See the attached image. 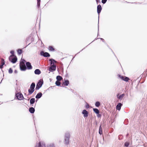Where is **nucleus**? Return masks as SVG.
I'll use <instances>...</instances> for the list:
<instances>
[{
  "label": "nucleus",
  "instance_id": "obj_25",
  "mask_svg": "<svg viewBox=\"0 0 147 147\" xmlns=\"http://www.w3.org/2000/svg\"><path fill=\"white\" fill-rule=\"evenodd\" d=\"M95 105L96 107H98L100 105V103L99 102L97 101L95 103Z\"/></svg>",
  "mask_w": 147,
  "mask_h": 147
},
{
  "label": "nucleus",
  "instance_id": "obj_1",
  "mask_svg": "<svg viewBox=\"0 0 147 147\" xmlns=\"http://www.w3.org/2000/svg\"><path fill=\"white\" fill-rule=\"evenodd\" d=\"M49 60L51 61V67H48L49 70L50 71H55L56 68V66L55 63L57 62L55 60L53 59H50Z\"/></svg>",
  "mask_w": 147,
  "mask_h": 147
},
{
  "label": "nucleus",
  "instance_id": "obj_33",
  "mask_svg": "<svg viewBox=\"0 0 147 147\" xmlns=\"http://www.w3.org/2000/svg\"><path fill=\"white\" fill-rule=\"evenodd\" d=\"M107 0H102V2L103 4H105L106 3V1H107Z\"/></svg>",
  "mask_w": 147,
  "mask_h": 147
},
{
  "label": "nucleus",
  "instance_id": "obj_17",
  "mask_svg": "<svg viewBox=\"0 0 147 147\" xmlns=\"http://www.w3.org/2000/svg\"><path fill=\"white\" fill-rule=\"evenodd\" d=\"M34 73L35 74H40L41 71L39 69H37L35 70Z\"/></svg>",
  "mask_w": 147,
  "mask_h": 147
},
{
  "label": "nucleus",
  "instance_id": "obj_4",
  "mask_svg": "<svg viewBox=\"0 0 147 147\" xmlns=\"http://www.w3.org/2000/svg\"><path fill=\"white\" fill-rule=\"evenodd\" d=\"M69 133H67L65 135V144L66 145H68L69 143Z\"/></svg>",
  "mask_w": 147,
  "mask_h": 147
},
{
  "label": "nucleus",
  "instance_id": "obj_6",
  "mask_svg": "<svg viewBox=\"0 0 147 147\" xmlns=\"http://www.w3.org/2000/svg\"><path fill=\"white\" fill-rule=\"evenodd\" d=\"M17 98L20 100H22L24 97L22 94L20 92H18L16 94Z\"/></svg>",
  "mask_w": 147,
  "mask_h": 147
},
{
  "label": "nucleus",
  "instance_id": "obj_35",
  "mask_svg": "<svg viewBox=\"0 0 147 147\" xmlns=\"http://www.w3.org/2000/svg\"><path fill=\"white\" fill-rule=\"evenodd\" d=\"M96 1L97 3V4H98V3H100V0H96Z\"/></svg>",
  "mask_w": 147,
  "mask_h": 147
},
{
  "label": "nucleus",
  "instance_id": "obj_8",
  "mask_svg": "<svg viewBox=\"0 0 147 147\" xmlns=\"http://www.w3.org/2000/svg\"><path fill=\"white\" fill-rule=\"evenodd\" d=\"M40 55L45 57H49L50 56V55L47 52L44 53L43 51L41 52Z\"/></svg>",
  "mask_w": 147,
  "mask_h": 147
},
{
  "label": "nucleus",
  "instance_id": "obj_2",
  "mask_svg": "<svg viewBox=\"0 0 147 147\" xmlns=\"http://www.w3.org/2000/svg\"><path fill=\"white\" fill-rule=\"evenodd\" d=\"M17 60V58L16 56L10 55L9 57V61L13 63H15Z\"/></svg>",
  "mask_w": 147,
  "mask_h": 147
},
{
  "label": "nucleus",
  "instance_id": "obj_39",
  "mask_svg": "<svg viewBox=\"0 0 147 147\" xmlns=\"http://www.w3.org/2000/svg\"><path fill=\"white\" fill-rule=\"evenodd\" d=\"M1 95V94H0V95Z\"/></svg>",
  "mask_w": 147,
  "mask_h": 147
},
{
  "label": "nucleus",
  "instance_id": "obj_7",
  "mask_svg": "<svg viewBox=\"0 0 147 147\" xmlns=\"http://www.w3.org/2000/svg\"><path fill=\"white\" fill-rule=\"evenodd\" d=\"M42 82L40 80L36 85V90L39 89V88L42 86Z\"/></svg>",
  "mask_w": 147,
  "mask_h": 147
},
{
  "label": "nucleus",
  "instance_id": "obj_37",
  "mask_svg": "<svg viewBox=\"0 0 147 147\" xmlns=\"http://www.w3.org/2000/svg\"><path fill=\"white\" fill-rule=\"evenodd\" d=\"M22 60V61H24V62H26V61L25 60H24V59H23Z\"/></svg>",
  "mask_w": 147,
  "mask_h": 147
},
{
  "label": "nucleus",
  "instance_id": "obj_22",
  "mask_svg": "<svg viewBox=\"0 0 147 147\" xmlns=\"http://www.w3.org/2000/svg\"><path fill=\"white\" fill-rule=\"evenodd\" d=\"M93 110L94 112L96 114H98L99 113V111L96 108H93Z\"/></svg>",
  "mask_w": 147,
  "mask_h": 147
},
{
  "label": "nucleus",
  "instance_id": "obj_5",
  "mask_svg": "<svg viewBox=\"0 0 147 147\" xmlns=\"http://www.w3.org/2000/svg\"><path fill=\"white\" fill-rule=\"evenodd\" d=\"M118 76L121 79L123 80L125 82H127L129 80V79L125 76H123L119 74L118 75Z\"/></svg>",
  "mask_w": 147,
  "mask_h": 147
},
{
  "label": "nucleus",
  "instance_id": "obj_23",
  "mask_svg": "<svg viewBox=\"0 0 147 147\" xmlns=\"http://www.w3.org/2000/svg\"><path fill=\"white\" fill-rule=\"evenodd\" d=\"M56 79L57 80L59 81L62 80L63 79L62 78L61 76H57L56 77Z\"/></svg>",
  "mask_w": 147,
  "mask_h": 147
},
{
  "label": "nucleus",
  "instance_id": "obj_10",
  "mask_svg": "<svg viewBox=\"0 0 147 147\" xmlns=\"http://www.w3.org/2000/svg\"><path fill=\"white\" fill-rule=\"evenodd\" d=\"M64 81L63 82L62 86H68L69 84V81L67 80H65V79H64Z\"/></svg>",
  "mask_w": 147,
  "mask_h": 147
},
{
  "label": "nucleus",
  "instance_id": "obj_32",
  "mask_svg": "<svg viewBox=\"0 0 147 147\" xmlns=\"http://www.w3.org/2000/svg\"><path fill=\"white\" fill-rule=\"evenodd\" d=\"M10 53L11 54V55H13V56H15L14 54V51H10Z\"/></svg>",
  "mask_w": 147,
  "mask_h": 147
},
{
  "label": "nucleus",
  "instance_id": "obj_29",
  "mask_svg": "<svg viewBox=\"0 0 147 147\" xmlns=\"http://www.w3.org/2000/svg\"><path fill=\"white\" fill-rule=\"evenodd\" d=\"M37 5L39 7L40 5V0H37Z\"/></svg>",
  "mask_w": 147,
  "mask_h": 147
},
{
  "label": "nucleus",
  "instance_id": "obj_14",
  "mask_svg": "<svg viewBox=\"0 0 147 147\" xmlns=\"http://www.w3.org/2000/svg\"><path fill=\"white\" fill-rule=\"evenodd\" d=\"M5 64V61L3 59H1V64L0 66V68H3V65Z\"/></svg>",
  "mask_w": 147,
  "mask_h": 147
},
{
  "label": "nucleus",
  "instance_id": "obj_13",
  "mask_svg": "<svg viewBox=\"0 0 147 147\" xmlns=\"http://www.w3.org/2000/svg\"><path fill=\"white\" fill-rule=\"evenodd\" d=\"M122 104L121 103H119L116 107V109L117 110H119L121 109V107L122 106Z\"/></svg>",
  "mask_w": 147,
  "mask_h": 147
},
{
  "label": "nucleus",
  "instance_id": "obj_36",
  "mask_svg": "<svg viewBox=\"0 0 147 147\" xmlns=\"http://www.w3.org/2000/svg\"><path fill=\"white\" fill-rule=\"evenodd\" d=\"M97 114V116L98 117H101V115L100 114H99V113L98 114Z\"/></svg>",
  "mask_w": 147,
  "mask_h": 147
},
{
  "label": "nucleus",
  "instance_id": "obj_26",
  "mask_svg": "<svg viewBox=\"0 0 147 147\" xmlns=\"http://www.w3.org/2000/svg\"><path fill=\"white\" fill-rule=\"evenodd\" d=\"M59 81L57 80L55 82V84L56 85L59 86L60 85L61 83Z\"/></svg>",
  "mask_w": 147,
  "mask_h": 147
},
{
  "label": "nucleus",
  "instance_id": "obj_12",
  "mask_svg": "<svg viewBox=\"0 0 147 147\" xmlns=\"http://www.w3.org/2000/svg\"><path fill=\"white\" fill-rule=\"evenodd\" d=\"M82 113L84 114V117H87L88 116V113L86 110H84L83 111Z\"/></svg>",
  "mask_w": 147,
  "mask_h": 147
},
{
  "label": "nucleus",
  "instance_id": "obj_11",
  "mask_svg": "<svg viewBox=\"0 0 147 147\" xmlns=\"http://www.w3.org/2000/svg\"><path fill=\"white\" fill-rule=\"evenodd\" d=\"M102 8L100 5H99L97 6V12L98 13L99 15L100 12L101 10H102Z\"/></svg>",
  "mask_w": 147,
  "mask_h": 147
},
{
  "label": "nucleus",
  "instance_id": "obj_15",
  "mask_svg": "<svg viewBox=\"0 0 147 147\" xmlns=\"http://www.w3.org/2000/svg\"><path fill=\"white\" fill-rule=\"evenodd\" d=\"M42 95V93L40 92L37 94L36 96V98H39L41 97Z\"/></svg>",
  "mask_w": 147,
  "mask_h": 147
},
{
  "label": "nucleus",
  "instance_id": "obj_21",
  "mask_svg": "<svg viewBox=\"0 0 147 147\" xmlns=\"http://www.w3.org/2000/svg\"><path fill=\"white\" fill-rule=\"evenodd\" d=\"M35 99L34 98H32L31 99L30 101V103L31 104H32L34 103Z\"/></svg>",
  "mask_w": 147,
  "mask_h": 147
},
{
  "label": "nucleus",
  "instance_id": "obj_19",
  "mask_svg": "<svg viewBox=\"0 0 147 147\" xmlns=\"http://www.w3.org/2000/svg\"><path fill=\"white\" fill-rule=\"evenodd\" d=\"M34 90H33V89H31L30 88L28 89V94L30 95L32 94L33 92H34Z\"/></svg>",
  "mask_w": 147,
  "mask_h": 147
},
{
  "label": "nucleus",
  "instance_id": "obj_30",
  "mask_svg": "<svg viewBox=\"0 0 147 147\" xmlns=\"http://www.w3.org/2000/svg\"><path fill=\"white\" fill-rule=\"evenodd\" d=\"M129 143L128 142H126L125 143L124 146H125L127 147L129 145Z\"/></svg>",
  "mask_w": 147,
  "mask_h": 147
},
{
  "label": "nucleus",
  "instance_id": "obj_31",
  "mask_svg": "<svg viewBox=\"0 0 147 147\" xmlns=\"http://www.w3.org/2000/svg\"><path fill=\"white\" fill-rule=\"evenodd\" d=\"M8 72L9 74H11L13 72V70L11 68L9 69L8 71Z\"/></svg>",
  "mask_w": 147,
  "mask_h": 147
},
{
  "label": "nucleus",
  "instance_id": "obj_16",
  "mask_svg": "<svg viewBox=\"0 0 147 147\" xmlns=\"http://www.w3.org/2000/svg\"><path fill=\"white\" fill-rule=\"evenodd\" d=\"M29 111L31 113H33L35 111V109L34 108L31 107L29 108Z\"/></svg>",
  "mask_w": 147,
  "mask_h": 147
},
{
  "label": "nucleus",
  "instance_id": "obj_18",
  "mask_svg": "<svg viewBox=\"0 0 147 147\" xmlns=\"http://www.w3.org/2000/svg\"><path fill=\"white\" fill-rule=\"evenodd\" d=\"M119 94H118L117 95V98L119 99H120V100L122 99L124 96V94H121V95H120L119 96Z\"/></svg>",
  "mask_w": 147,
  "mask_h": 147
},
{
  "label": "nucleus",
  "instance_id": "obj_3",
  "mask_svg": "<svg viewBox=\"0 0 147 147\" xmlns=\"http://www.w3.org/2000/svg\"><path fill=\"white\" fill-rule=\"evenodd\" d=\"M20 69L22 71H25L26 69V67L24 61H21L20 62Z\"/></svg>",
  "mask_w": 147,
  "mask_h": 147
},
{
  "label": "nucleus",
  "instance_id": "obj_24",
  "mask_svg": "<svg viewBox=\"0 0 147 147\" xmlns=\"http://www.w3.org/2000/svg\"><path fill=\"white\" fill-rule=\"evenodd\" d=\"M49 49L50 51H53L54 50V49L51 46H50L49 47Z\"/></svg>",
  "mask_w": 147,
  "mask_h": 147
},
{
  "label": "nucleus",
  "instance_id": "obj_34",
  "mask_svg": "<svg viewBox=\"0 0 147 147\" xmlns=\"http://www.w3.org/2000/svg\"><path fill=\"white\" fill-rule=\"evenodd\" d=\"M48 147H55L54 145L53 144H51Z\"/></svg>",
  "mask_w": 147,
  "mask_h": 147
},
{
  "label": "nucleus",
  "instance_id": "obj_28",
  "mask_svg": "<svg viewBox=\"0 0 147 147\" xmlns=\"http://www.w3.org/2000/svg\"><path fill=\"white\" fill-rule=\"evenodd\" d=\"M99 134H102V129L101 127V125H100L99 128Z\"/></svg>",
  "mask_w": 147,
  "mask_h": 147
},
{
  "label": "nucleus",
  "instance_id": "obj_20",
  "mask_svg": "<svg viewBox=\"0 0 147 147\" xmlns=\"http://www.w3.org/2000/svg\"><path fill=\"white\" fill-rule=\"evenodd\" d=\"M35 84L34 83H32L31 85L30 88L31 89L34 90V88L35 87Z\"/></svg>",
  "mask_w": 147,
  "mask_h": 147
},
{
  "label": "nucleus",
  "instance_id": "obj_38",
  "mask_svg": "<svg viewBox=\"0 0 147 147\" xmlns=\"http://www.w3.org/2000/svg\"><path fill=\"white\" fill-rule=\"evenodd\" d=\"M15 71V72H16V71Z\"/></svg>",
  "mask_w": 147,
  "mask_h": 147
},
{
  "label": "nucleus",
  "instance_id": "obj_27",
  "mask_svg": "<svg viewBox=\"0 0 147 147\" xmlns=\"http://www.w3.org/2000/svg\"><path fill=\"white\" fill-rule=\"evenodd\" d=\"M17 52L18 54L20 55L22 53V49H19L18 50Z\"/></svg>",
  "mask_w": 147,
  "mask_h": 147
},
{
  "label": "nucleus",
  "instance_id": "obj_9",
  "mask_svg": "<svg viewBox=\"0 0 147 147\" xmlns=\"http://www.w3.org/2000/svg\"><path fill=\"white\" fill-rule=\"evenodd\" d=\"M26 69H32V67L30 62H26Z\"/></svg>",
  "mask_w": 147,
  "mask_h": 147
}]
</instances>
